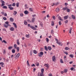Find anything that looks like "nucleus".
Wrapping results in <instances>:
<instances>
[{"instance_id": "1", "label": "nucleus", "mask_w": 76, "mask_h": 76, "mask_svg": "<svg viewBox=\"0 0 76 76\" xmlns=\"http://www.w3.org/2000/svg\"><path fill=\"white\" fill-rule=\"evenodd\" d=\"M44 71V69H41V72L40 73H38L37 74L38 76H44V72H43Z\"/></svg>"}, {"instance_id": "2", "label": "nucleus", "mask_w": 76, "mask_h": 76, "mask_svg": "<svg viewBox=\"0 0 76 76\" xmlns=\"http://www.w3.org/2000/svg\"><path fill=\"white\" fill-rule=\"evenodd\" d=\"M28 27H30L32 29L34 30H37V28L35 27H34L32 26H31V24H28Z\"/></svg>"}, {"instance_id": "3", "label": "nucleus", "mask_w": 76, "mask_h": 76, "mask_svg": "<svg viewBox=\"0 0 76 76\" xmlns=\"http://www.w3.org/2000/svg\"><path fill=\"white\" fill-rule=\"evenodd\" d=\"M12 4L8 5V8L10 9V10H13V9H14V8L13 7H12Z\"/></svg>"}, {"instance_id": "4", "label": "nucleus", "mask_w": 76, "mask_h": 76, "mask_svg": "<svg viewBox=\"0 0 76 76\" xmlns=\"http://www.w3.org/2000/svg\"><path fill=\"white\" fill-rule=\"evenodd\" d=\"M20 56V54H19V53H18V54L15 56V55L14 56V58H15V59L16 60H17L18 58H19V57Z\"/></svg>"}, {"instance_id": "5", "label": "nucleus", "mask_w": 76, "mask_h": 76, "mask_svg": "<svg viewBox=\"0 0 76 76\" xmlns=\"http://www.w3.org/2000/svg\"><path fill=\"white\" fill-rule=\"evenodd\" d=\"M39 57H42V55L44 54V53L42 52H40V53L38 54Z\"/></svg>"}, {"instance_id": "6", "label": "nucleus", "mask_w": 76, "mask_h": 76, "mask_svg": "<svg viewBox=\"0 0 76 76\" xmlns=\"http://www.w3.org/2000/svg\"><path fill=\"white\" fill-rule=\"evenodd\" d=\"M9 26H11L9 24L6 25L5 24H4V26L5 28H8Z\"/></svg>"}, {"instance_id": "7", "label": "nucleus", "mask_w": 76, "mask_h": 76, "mask_svg": "<svg viewBox=\"0 0 76 76\" xmlns=\"http://www.w3.org/2000/svg\"><path fill=\"white\" fill-rule=\"evenodd\" d=\"M44 66H45V67H50V65H49V64H45Z\"/></svg>"}, {"instance_id": "8", "label": "nucleus", "mask_w": 76, "mask_h": 76, "mask_svg": "<svg viewBox=\"0 0 76 76\" xmlns=\"http://www.w3.org/2000/svg\"><path fill=\"white\" fill-rule=\"evenodd\" d=\"M55 39L56 41V43H57L58 44H61V42H58V39H57V38H55Z\"/></svg>"}, {"instance_id": "9", "label": "nucleus", "mask_w": 76, "mask_h": 76, "mask_svg": "<svg viewBox=\"0 0 76 76\" xmlns=\"http://www.w3.org/2000/svg\"><path fill=\"white\" fill-rule=\"evenodd\" d=\"M10 30L11 31H13L15 30V28H14L13 27H10Z\"/></svg>"}, {"instance_id": "10", "label": "nucleus", "mask_w": 76, "mask_h": 76, "mask_svg": "<svg viewBox=\"0 0 76 76\" xmlns=\"http://www.w3.org/2000/svg\"><path fill=\"white\" fill-rule=\"evenodd\" d=\"M24 13L25 15H28V13H29V12L27 10H25L24 12Z\"/></svg>"}, {"instance_id": "11", "label": "nucleus", "mask_w": 76, "mask_h": 76, "mask_svg": "<svg viewBox=\"0 0 76 76\" xmlns=\"http://www.w3.org/2000/svg\"><path fill=\"white\" fill-rule=\"evenodd\" d=\"M52 60L53 61H55L56 60V56H53V57H52Z\"/></svg>"}, {"instance_id": "12", "label": "nucleus", "mask_w": 76, "mask_h": 76, "mask_svg": "<svg viewBox=\"0 0 76 76\" xmlns=\"http://www.w3.org/2000/svg\"><path fill=\"white\" fill-rule=\"evenodd\" d=\"M68 18H69V16L68 15H67L66 16H65L64 17V20H66V19H67Z\"/></svg>"}, {"instance_id": "13", "label": "nucleus", "mask_w": 76, "mask_h": 76, "mask_svg": "<svg viewBox=\"0 0 76 76\" xmlns=\"http://www.w3.org/2000/svg\"><path fill=\"white\" fill-rule=\"evenodd\" d=\"M13 25H14L15 28H17V25H16V24L15 23H13Z\"/></svg>"}, {"instance_id": "14", "label": "nucleus", "mask_w": 76, "mask_h": 76, "mask_svg": "<svg viewBox=\"0 0 76 76\" xmlns=\"http://www.w3.org/2000/svg\"><path fill=\"white\" fill-rule=\"evenodd\" d=\"M67 9V7H63L62 9V10L63 11H66Z\"/></svg>"}, {"instance_id": "15", "label": "nucleus", "mask_w": 76, "mask_h": 76, "mask_svg": "<svg viewBox=\"0 0 76 76\" xmlns=\"http://www.w3.org/2000/svg\"><path fill=\"white\" fill-rule=\"evenodd\" d=\"M17 12L16 11H14V13H13V15H15V16H16V14H17Z\"/></svg>"}, {"instance_id": "16", "label": "nucleus", "mask_w": 76, "mask_h": 76, "mask_svg": "<svg viewBox=\"0 0 76 76\" xmlns=\"http://www.w3.org/2000/svg\"><path fill=\"white\" fill-rule=\"evenodd\" d=\"M11 22H13V21H14V19H13V18H10V19Z\"/></svg>"}, {"instance_id": "17", "label": "nucleus", "mask_w": 76, "mask_h": 76, "mask_svg": "<svg viewBox=\"0 0 76 76\" xmlns=\"http://www.w3.org/2000/svg\"><path fill=\"white\" fill-rule=\"evenodd\" d=\"M35 18H32L31 20L32 22L34 23L35 22Z\"/></svg>"}, {"instance_id": "18", "label": "nucleus", "mask_w": 76, "mask_h": 76, "mask_svg": "<svg viewBox=\"0 0 76 76\" xmlns=\"http://www.w3.org/2000/svg\"><path fill=\"white\" fill-rule=\"evenodd\" d=\"M72 19H75L76 18V17H75V15H72Z\"/></svg>"}, {"instance_id": "19", "label": "nucleus", "mask_w": 76, "mask_h": 76, "mask_svg": "<svg viewBox=\"0 0 76 76\" xmlns=\"http://www.w3.org/2000/svg\"><path fill=\"white\" fill-rule=\"evenodd\" d=\"M58 19H59V20H62V21H63V20H62L61 19V18L60 17V16H59L58 18Z\"/></svg>"}, {"instance_id": "20", "label": "nucleus", "mask_w": 76, "mask_h": 76, "mask_svg": "<svg viewBox=\"0 0 76 76\" xmlns=\"http://www.w3.org/2000/svg\"><path fill=\"white\" fill-rule=\"evenodd\" d=\"M59 8H57L56 9V12H59Z\"/></svg>"}, {"instance_id": "21", "label": "nucleus", "mask_w": 76, "mask_h": 76, "mask_svg": "<svg viewBox=\"0 0 76 76\" xmlns=\"http://www.w3.org/2000/svg\"><path fill=\"white\" fill-rule=\"evenodd\" d=\"M48 50L50 51V50H51V49H52L51 47L48 46Z\"/></svg>"}, {"instance_id": "22", "label": "nucleus", "mask_w": 76, "mask_h": 76, "mask_svg": "<svg viewBox=\"0 0 76 76\" xmlns=\"http://www.w3.org/2000/svg\"><path fill=\"white\" fill-rule=\"evenodd\" d=\"M29 10L30 12H33V9L32 8H29Z\"/></svg>"}, {"instance_id": "23", "label": "nucleus", "mask_w": 76, "mask_h": 76, "mask_svg": "<svg viewBox=\"0 0 76 76\" xmlns=\"http://www.w3.org/2000/svg\"><path fill=\"white\" fill-rule=\"evenodd\" d=\"M45 50H46V51H48V48L46 46H45Z\"/></svg>"}, {"instance_id": "24", "label": "nucleus", "mask_w": 76, "mask_h": 76, "mask_svg": "<svg viewBox=\"0 0 76 76\" xmlns=\"http://www.w3.org/2000/svg\"><path fill=\"white\" fill-rule=\"evenodd\" d=\"M27 63L28 66H30V65L29 64V61H27Z\"/></svg>"}, {"instance_id": "25", "label": "nucleus", "mask_w": 76, "mask_h": 76, "mask_svg": "<svg viewBox=\"0 0 76 76\" xmlns=\"http://www.w3.org/2000/svg\"><path fill=\"white\" fill-rule=\"evenodd\" d=\"M3 9H7V7L6 6H4L2 7Z\"/></svg>"}, {"instance_id": "26", "label": "nucleus", "mask_w": 76, "mask_h": 76, "mask_svg": "<svg viewBox=\"0 0 76 76\" xmlns=\"http://www.w3.org/2000/svg\"><path fill=\"white\" fill-rule=\"evenodd\" d=\"M66 12H70V10L69 8H66Z\"/></svg>"}, {"instance_id": "27", "label": "nucleus", "mask_w": 76, "mask_h": 76, "mask_svg": "<svg viewBox=\"0 0 76 76\" xmlns=\"http://www.w3.org/2000/svg\"><path fill=\"white\" fill-rule=\"evenodd\" d=\"M8 50H11L12 48H13V47L10 46L8 47Z\"/></svg>"}, {"instance_id": "28", "label": "nucleus", "mask_w": 76, "mask_h": 76, "mask_svg": "<svg viewBox=\"0 0 76 76\" xmlns=\"http://www.w3.org/2000/svg\"><path fill=\"white\" fill-rule=\"evenodd\" d=\"M64 73H67V69H65L64 70Z\"/></svg>"}, {"instance_id": "29", "label": "nucleus", "mask_w": 76, "mask_h": 76, "mask_svg": "<svg viewBox=\"0 0 76 76\" xmlns=\"http://www.w3.org/2000/svg\"><path fill=\"white\" fill-rule=\"evenodd\" d=\"M69 57H71V58H73V57H74V56H73V55L72 54H70L69 55Z\"/></svg>"}, {"instance_id": "30", "label": "nucleus", "mask_w": 76, "mask_h": 76, "mask_svg": "<svg viewBox=\"0 0 76 76\" xmlns=\"http://www.w3.org/2000/svg\"><path fill=\"white\" fill-rule=\"evenodd\" d=\"M12 53H15V49H12Z\"/></svg>"}, {"instance_id": "31", "label": "nucleus", "mask_w": 76, "mask_h": 76, "mask_svg": "<svg viewBox=\"0 0 76 76\" xmlns=\"http://www.w3.org/2000/svg\"><path fill=\"white\" fill-rule=\"evenodd\" d=\"M33 53L34 54H37V51L35 50H33Z\"/></svg>"}, {"instance_id": "32", "label": "nucleus", "mask_w": 76, "mask_h": 76, "mask_svg": "<svg viewBox=\"0 0 76 76\" xmlns=\"http://www.w3.org/2000/svg\"><path fill=\"white\" fill-rule=\"evenodd\" d=\"M16 49L17 52H19V47L17 48Z\"/></svg>"}, {"instance_id": "33", "label": "nucleus", "mask_w": 76, "mask_h": 76, "mask_svg": "<svg viewBox=\"0 0 76 76\" xmlns=\"http://www.w3.org/2000/svg\"><path fill=\"white\" fill-rule=\"evenodd\" d=\"M14 47L15 48H16L17 47V45L16 44L14 45Z\"/></svg>"}, {"instance_id": "34", "label": "nucleus", "mask_w": 76, "mask_h": 76, "mask_svg": "<svg viewBox=\"0 0 76 76\" xmlns=\"http://www.w3.org/2000/svg\"><path fill=\"white\" fill-rule=\"evenodd\" d=\"M60 63H64V62H63V60H62V59H60Z\"/></svg>"}, {"instance_id": "35", "label": "nucleus", "mask_w": 76, "mask_h": 76, "mask_svg": "<svg viewBox=\"0 0 76 76\" xmlns=\"http://www.w3.org/2000/svg\"><path fill=\"white\" fill-rule=\"evenodd\" d=\"M24 24L25 25H28V23H27V22H26V21H24Z\"/></svg>"}, {"instance_id": "36", "label": "nucleus", "mask_w": 76, "mask_h": 76, "mask_svg": "<svg viewBox=\"0 0 76 76\" xmlns=\"http://www.w3.org/2000/svg\"><path fill=\"white\" fill-rule=\"evenodd\" d=\"M69 49V48L68 47H66L65 48V50H68Z\"/></svg>"}, {"instance_id": "37", "label": "nucleus", "mask_w": 76, "mask_h": 76, "mask_svg": "<svg viewBox=\"0 0 76 76\" xmlns=\"http://www.w3.org/2000/svg\"><path fill=\"white\" fill-rule=\"evenodd\" d=\"M19 3H17L16 4V6H17V7H19Z\"/></svg>"}, {"instance_id": "38", "label": "nucleus", "mask_w": 76, "mask_h": 76, "mask_svg": "<svg viewBox=\"0 0 76 76\" xmlns=\"http://www.w3.org/2000/svg\"><path fill=\"white\" fill-rule=\"evenodd\" d=\"M20 15L21 17H23V14L22 13H21L20 14Z\"/></svg>"}, {"instance_id": "39", "label": "nucleus", "mask_w": 76, "mask_h": 76, "mask_svg": "<svg viewBox=\"0 0 76 76\" xmlns=\"http://www.w3.org/2000/svg\"><path fill=\"white\" fill-rule=\"evenodd\" d=\"M54 22H52L51 23V25L52 26H54Z\"/></svg>"}, {"instance_id": "40", "label": "nucleus", "mask_w": 76, "mask_h": 76, "mask_svg": "<svg viewBox=\"0 0 76 76\" xmlns=\"http://www.w3.org/2000/svg\"><path fill=\"white\" fill-rule=\"evenodd\" d=\"M26 36L27 38H29V34H26Z\"/></svg>"}, {"instance_id": "41", "label": "nucleus", "mask_w": 76, "mask_h": 76, "mask_svg": "<svg viewBox=\"0 0 76 76\" xmlns=\"http://www.w3.org/2000/svg\"><path fill=\"white\" fill-rule=\"evenodd\" d=\"M40 25L42 26V27L43 26V24L41 22L40 23Z\"/></svg>"}, {"instance_id": "42", "label": "nucleus", "mask_w": 76, "mask_h": 76, "mask_svg": "<svg viewBox=\"0 0 76 76\" xmlns=\"http://www.w3.org/2000/svg\"><path fill=\"white\" fill-rule=\"evenodd\" d=\"M15 5H16V4H15V3H13L12 5V6H15Z\"/></svg>"}, {"instance_id": "43", "label": "nucleus", "mask_w": 76, "mask_h": 76, "mask_svg": "<svg viewBox=\"0 0 76 76\" xmlns=\"http://www.w3.org/2000/svg\"><path fill=\"white\" fill-rule=\"evenodd\" d=\"M51 34H54V31H53V30H52L51 31Z\"/></svg>"}, {"instance_id": "44", "label": "nucleus", "mask_w": 76, "mask_h": 76, "mask_svg": "<svg viewBox=\"0 0 76 76\" xmlns=\"http://www.w3.org/2000/svg\"><path fill=\"white\" fill-rule=\"evenodd\" d=\"M52 18L54 20H55V19H56V17H55V16H53Z\"/></svg>"}, {"instance_id": "45", "label": "nucleus", "mask_w": 76, "mask_h": 76, "mask_svg": "<svg viewBox=\"0 0 76 76\" xmlns=\"http://www.w3.org/2000/svg\"><path fill=\"white\" fill-rule=\"evenodd\" d=\"M5 24H7V25H8L9 24V21H6L5 23Z\"/></svg>"}, {"instance_id": "46", "label": "nucleus", "mask_w": 76, "mask_h": 76, "mask_svg": "<svg viewBox=\"0 0 76 76\" xmlns=\"http://www.w3.org/2000/svg\"><path fill=\"white\" fill-rule=\"evenodd\" d=\"M3 19L4 20H7V18L6 17L3 18Z\"/></svg>"}, {"instance_id": "47", "label": "nucleus", "mask_w": 76, "mask_h": 76, "mask_svg": "<svg viewBox=\"0 0 76 76\" xmlns=\"http://www.w3.org/2000/svg\"><path fill=\"white\" fill-rule=\"evenodd\" d=\"M0 64H1V65H4V63L3 62H0Z\"/></svg>"}, {"instance_id": "48", "label": "nucleus", "mask_w": 76, "mask_h": 76, "mask_svg": "<svg viewBox=\"0 0 76 76\" xmlns=\"http://www.w3.org/2000/svg\"><path fill=\"white\" fill-rule=\"evenodd\" d=\"M59 25H61V21H59Z\"/></svg>"}, {"instance_id": "49", "label": "nucleus", "mask_w": 76, "mask_h": 76, "mask_svg": "<svg viewBox=\"0 0 76 76\" xmlns=\"http://www.w3.org/2000/svg\"><path fill=\"white\" fill-rule=\"evenodd\" d=\"M46 39L47 42H49V39H48V38H46Z\"/></svg>"}, {"instance_id": "50", "label": "nucleus", "mask_w": 76, "mask_h": 76, "mask_svg": "<svg viewBox=\"0 0 76 76\" xmlns=\"http://www.w3.org/2000/svg\"><path fill=\"white\" fill-rule=\"evenodd\" d=\"M64 53L65 54H66V55H68V53L67 52H64Z\"/></svg>"}, {"instance_id": "51", "label": "nucleus", "mask_w": 76, "mask_h": 76, "mask_svg": "<svg viewBox=\"0 0 76 76\" xmlns=\"http://www.w3.org/2000/svg\"><path fill=\"white\" fill-rule=\"evenodd\" d=\"M59 4V3L57 2L55 4V6H57V5H58V4Z\"/></svg>"}, {"instance_id": "52", "label": "nucleus", "mask_w": 76, "mask_h": 76, "mask_svg": "<svg viewBox=\"0 0 76 76\" xmlns=\"http://www.w3.org/2000/svg\"><path fill=\"white\" fill-rule=\"evenodd\" d=\"M14 72L15 75H16V70H14Z\"/></svg>"}, {"instance_id": "53", "label": "nucleus", "mask_w": 76, "mask_h": 76, "mask_svg": "<svg viewBox=\"0 0 76 76\" xmlns=\"http://www.w3.org/2000/svg\"><path fill=\"white\" fill-rule=\"evenodd\" d=\"M1 3H4V1H3V0H1Z\"/></svg>"}, {"instance_id": "54", "label": "nucleus", "mask_w": 76, "mask_h": 76, "mask_svg": "<svg viewBox=\"0 0 76 76\" xmlns=\"http://www.w3.org/2000/svg\"><path fill=\"white\" fill-rule=\"evenodd\" d=\"M4 6V4L2 3L1 4V7H2V6Z\"/></svg>"}, {"instance_id": "55", "label": "nucleus", "mask_w": 76, "mask_h": 76, "mask_svg": "<svg viewBox=\"0 0 76 76\" xmlns=\"http://www.w3.org/2000/svg\"><path fill=\"white\" fill-rule=\"evenodd\" d=\"M74 69V68L73 67H72L70 68V70H71L72 71Z\"/></svg>"}, {"instance_id": "56", "label": "nucleus", "mask_w": 76, "mask_h": 76, "mask_svg": "<svg viewBox=\"0 0 76 76\" xmlns=\"http://www.w3.org/2000/svg\"><path fill=\"white\" fill-rule=\"evenodd\" d=\"M35 66V64H33L32 65H31V67H34Z\"/></svg>"}, {"instance_id": "57", "label": "nucleus", "mask_w": 76, "mask_h": 76, "mask_svg": "<svg viewBox=\"0 0 76 76\" xmlns=\"http://www.w3.org/2000/svg\"><path fill=\"white\" fill-rule=\"evenodd\" d=\"M51 6H55V4H54V3H53V4H51Z\"/></svg>"}, {"instance_id": "58", "label": "nucleus", "mask_w": 76, "mask_h": 76, "mask_svg": "<svg viewBox=\"0 0 76 76\" xmlns=\"http://www.w3.org/2000/svg\"><path fill=\"white\" fill-rule=\"evenodd\" d=\"M36 16V15L35 14L33 15H32V17H35V16Z\"/></svg>"}, {"instance_id": "59", "label": "nucleus", "mask_w": 76, "mask_h": 76, "mask_svg": "<svg viewBox=\"0 0 76 76\" xmlns=\"http://www.w3.org/2000/svg\"><path fill=\"white\" fill-rule=\"evenodd\" d=\"M68 23V20H66L65 21V23Z\"/></svg>"}, {"instance_id": "60", "label": "nucleus", "mask_w": 76, "mask_h": 76, "mask_svg": "<svg viewBox=\"0 0 76 76\" xmlns=\"http://www.w3.org/2000/svg\"><path fill=\"white\" fill-rule=\"evenodd\" d=\"M46 19V17H45L44 18H43V20H45Z\"/></svg>"}, {"instance_id": "61", "label": "nucleus", "mask_w": 76, "mask_h": 76, "mask_svg": "<svg viewBox=\"0 0 76 76\" xmlns=\"http://www.w3.org/2000/svg\"><path fill=\"white\" fill-rule=\"evenodd\" d=\"M61 74H63L64 73V72L63 71H61Z\"/></svg>"}, {"instance_id": "62", "label": "nucleus", "mask_w": 76, "mask_h": 76, "mask_svg": "<svg viewBox=\"0 0 76 76\" xmlns=\"http://www.w3.org/2000/svg\"><path fill=\"white\" fill-rule=\"evenodd\" d=\"M7 14L6 13H5L4 14V16H7Z\"/></svg>"}, {"instance_id": "63", "label": "nucleus", "mask_w": 76, "mask_h": 76, "mask_svg": "<svg viewBox=\"0 0 76 76\" xmlns=\"http://www.w3.org/2000/svg\"><path fill=\"white\" fill-rule=\"evenodd\" d=\"M3 42H4V43H7V42L4 40H3Z\"/></svg>"}, {"instance_id": "64", "label": "nucleus", "mask_w": 76, "mask_h": 76, "mask_svg": "<svg viewBox=\"0 0 76 76\" xmlns=\"http://www.w3.org/2000/svg\"><path fill=\"white\" fill-rule=\"evenodd\" d=\"M49 76H53V75L51 74H50L49 75Z\"/></svg>"}]
</instances>
